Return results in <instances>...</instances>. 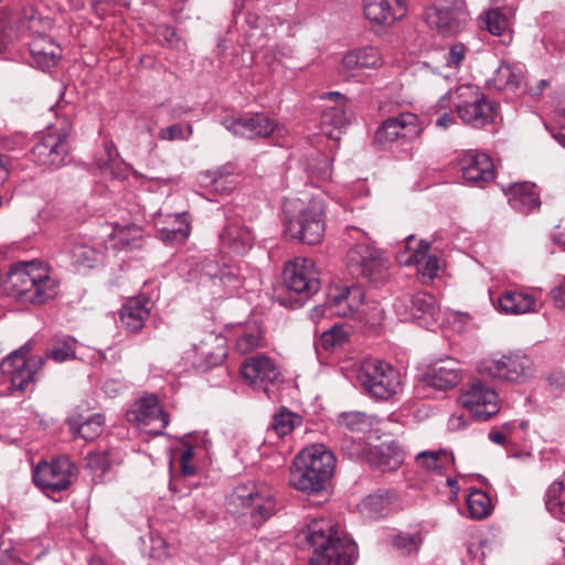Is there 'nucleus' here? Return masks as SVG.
Wrapping results in <instances>:
<instances>
[{
	"label": "nucleus",
	"mask_w": 565,
	"mask_h": 565,
	"mask_svg": "<svg viewBox=\"0 0 565 565\" xmlns=\"http://www.w3.org/2000/svg\"><path fill=\"white\" fill-rule=\"evenodd\" d=\"M75 478V465L67 457L40 461L33 470L34 484L52 493L67 489Z\"/></svg>",
	"instance_id": "15"
},
{
	"label": "nucleus",
	"mask_w": 565,
	"mask_h": 565,
	"mask_svg": "<svg viewBox=\"0 0 565 565\" xmlns=\"http://www.w3.org/2000/svg\"><path fill=\"white\" fill-rule=\"evenodd\" d=\"M335 457L324 445L302 449L290 468L289 484L299 491L317 493L323 490L335 468Z\"/></svg>",
	"instance_id": "3"
},
{
	"label": "nucleus",
	"mask_w": 565,
	"mask_h": 565,
	"mask_svg": "<svg viewBox=\"0 0 565 565\" xmlns=\"http://www.w3.org/2000/svg\"><path fill=\"white\" fill-rule=\"evenodd\" d=\"M447 454L444 451H422L416 456V462L427 469L428 471H435L441 473L447 462Z\"/></svg>",
	"instance_id": "51"
},
{
	"label": "nucleus",
	"mask_w": 565,
	"mask_h": 565,
	"mask_svg": "<svg viewBox=\"0 0 565 565\" xmlns=\"http://www.w3.org/2000/svg\"><path fill=\"white\" fill-rule=\"evenodd\" d=\"M252 231L238 223L228 224L220 234L221 250L227 255H244L254 243Z\"/></svg>",
	"instance_id": "28"
},
{
	"label": "nucleus",
	"mask_w": 565,
	"mask_h": 565,
	"mask_svg": "<svg viewBox=\"0 0 565 565\" xmlns=\"http://www.w3.org/2000/svg\"><path fill=\"white\" fill-rule=\"evenodd\" d=\"M510 206L523 214L537 210L541 205L536 185L531 182H516L505 191Z\"/></svg>",
	"instance_id": "29"
},
{
	"label": "nucleus",
	"mask_w": 565,
	"mask_h": 565,
	"mask_svg": "<svg viewBox=\"0 0 565 565\" xmlns=\"http://www.w3.org/2000/svg\"><path fill=\"white\" fill-rule=\"evenodd\" d=\"M467 508L471 519L488 518L493 509L490 497L482 490L472 489L467 497Z\"/></svg>",
	"instance_id": "46"
},
{
	"label": "nucleus",
	"mask_w": 565,
	"mask_h": 565,
	"mask_svg": "<svg viewBox=\"0 0 565 565\" xmlns=\"http://www.w3.org/2000/svg\"><path fill=\"white\" fill-rule=\"evenodd\" d=\"M524 71L521 66L501 62L493 76L488 79L489 88L495 90H508L512 93H523L525 90Z\"/></svg>",
	"instance_id": "32"
},
{
	"label": "nucleus",
	"mask_w": 565,
	"mask_h": 565,
	"mask_svg": "<svg viewBox=\"0 0 565 565\" xmlns=\"http://www.w3.org/2000/svg\"><path fill=\"white\" fill-rule=\"evenodd\" d=\"M343 435H363L371 433L374 425V417L361 412H348L339 416L338 419Z\"/></svg>",
	"instance_id": "41"
},
{
	"label": "nucleus",
	"mask_w": 565,
	"mask_h": 565,
	"mask_svg": "<svg viewBox=\"0 0 565 565\" xmlns=\"http://www.w3.org/2000/svg\"><path fill=\"white\" fill-rule=\"evenodd\" d=\"M384 63L383 56L379 49L373 46H364L351 50L342 57L339 72L350 77L356 71L379 70Z\"/></svg>",
	"instance_id": "26"
},
{
	"label": "nucleus",
	"mask_w": 565,
	"mask_h": 565,
	"mask_svg": "<svg viewBox=\"0 0 565 565\" xmlns=\"http://www.w3.org/2000/svg\"><path fill=\"white\" fill-rule=\"evenodd\" d=\"M555 122L558 126L559 131L554 135V138L565 145V109L563 113L555 114Z\"/></svg>",
	"instance_id": "64"
},
{
	"label": "nucleus",
	"mask_w": 565,
	"mask_h": 565,
	"mask_svg": "<svg viewBox=\"0 0 565 565\" xmlns=\"http://www.w3.org/2000/svg\"><path fill=\"white\" fill-rule=\"evenodd\" d=\"M300 535L312 548L310 565H352L358 558L355 542L331 520L315 519Z\"/></svg>",
	"instance_id": "1"
},
{
	"label": "nucleus",
	"mask_w": 565,
	"mask_h": 565,
	"mask_svg": "<svg viewBox=\"0 0 565 565\" xmlns=\"http://www.w3.org/2000/svg\"><path fill=\"white\" fill-rule=\"evenodd\" d=\"M193 129L191 125L174 124L169 127L162 128L159 131V137L162 140H186L192 136Z\"/></svg>",
	"instance_id": "56"
},
{
	"label": "nucleus",
	"mask_w": 565,
	"mask_h": 565,
	"mask_svg": "<svg viewBox=\"0 0 565 565\" xmlns=\"http://www.w3.org/2000/svg\"><path fill=\"white\" fill-rule=\"evenodd\" d=\"M200 181L202 185L221 195L230 194L237 185L236 177L227 167L201 173Z\"/></svg>",
	"instance_id": "36"
},
{
	"label": "nucleus",
	"mask_w": 565,
	"mask_h": 565,
	"mask_svg": "<svg viewBox=\"0 0 565 565\" xmlns=\"http://www.w3.org/2000/svg\"><path fill=\"white\" fill-rule=\"evenodd\" d=\"M311 173L319 180H328L332 174V162L326 157L321 156L318 166L311 168Z\"/></svg>",
	"instance_id": "59"
},
{
	"label": "nucleus",
	"mask_w": 565,
	"mask_h": 565,
	"mask_svg": "<svg viewBox=\"0 0 565 565\" xmlns=\"http://www.w3.org/2000/svg\"><path fill=\"white\" fill-rule=\"evenodd\" d=\"M391 499L386 492H377L365 497L360 505L361 512L370 519H379L388 514Z\"/></svg>",
	"instance_id": "44"
},
{
	"label": "nucleus",
	"mask_w": 565,
	"mask_h": 565,
	"mask_svg": "<svg viewBox=\"0 0 565 565\" xmlns=\"http://www.w3.org/2000/svg\"><path fill=\"white\" fill-rule=\"evenodd\" d=\"M460 370L458 362L447 359L436 364L428 374V384L435 390H449L455 387L460 381Z\"/></svg>",
	"instance_id": "34"
},
{
	"label": "nucleus",
	"mask_w": 565,
	"mask_h": 565,
	"mask_svg": "<svg viewBox=\"0 0 565 565\" xmlns=\"http://www.w3.org/2000/svg\"><path fill=\"white\" fill-rule=\"evenodd\" d=\"M280 375L276 363L264 354L247 358L241 364L242 379L255 390H262L269 396V384H274Z\"/></svg>",
	"instance_id": "18"
},
{
	"label": "nucleus",
	"mask_w": 565,
	"mask_h": 565,
	"mask_svg": "<svg viewBox=\"0 0 565 565\" xmlns=\"http://www.w3.org/2000/svg\"><path fill=\"white\" fill-rule=\"evenodd\" d=\"M467 53L468 47L461 42L450 45L444 55L445 66L448 68L458 70L462 62L466 60Z\"/></svg>",
	"instance_id": "55"
},
{
	"label": "nucleus",
	"mask_w": 565,
	"mask_h": 565,
	"mask_svg": "<svg viewBox=\"0 0 565 565\" xmlns=\"http://www.w3.org/2000/svg\"><path fill=\"white\" fill-rule=\"evenodd\" d=\"M15 559L17 556L12 547V543L4 542V540L0 537V563H7Z\"/></svg>",
	"instance_id": "60"
},
{
	"label": "nucleus",
	"mask_w": 565,
	"mask_h": 565,
	"mask_svg": "<svg viewBox=\"0 0 565 565\" xmlns=\"http://www.w3.org/2000/svg\"><path fill=\"white\" fill-rule=\"evenodd\" d=\"M129 422L138 425H157L156 434H161L169 424V416L158 404L156 396H146L138 399L131 409L127 412Z\"/></svg>",
	"instance_id": "25"
},
{
	"label": "nucleus",
	"mask_w": 565,
	"mask_h": 565,
	"mask_svg": "<svg viewBox=\"0 0 565 565\" xmlns=\"http://www.w3.org/2000/svg\"><path fill=\"white\" fill-rule=\"evenodd\" d=\"M114 462L115 459L108 450L89 452L87 456V467L99 477L104 476Z\"/></svg>",
	"instance_id": "53"
},
{
	"label": "nucleus",
	"mask_w": 565,
	"mask_h": 565,
	"mask_svg": "<svg viewBox=\"0 0 565 565\" xmlns=\"http://www.w3.org/2000/svg\"><path fill=\"white\" fill-rule=\"evenodd\" d=\"M72 265L77 270H85L94 268L103 260L104 253L102 249L83 242L75 239L70 249Z\"/></svg>",
	"instance_id": "38"
},
{
	"label": "nucleus",
	"mask_w": 565,
	"mask_h": 565,
	"mask_svg": "<svg viewBox=\"0 0 565 565\" xmlns=\"http://www.w3.org/2000/svg\"><path fill=\"white\" fill-rule=\"evenodd\" d=\"M124 388H125V385L119 380H115V379L107 380L103 384V391L109 397L116 396Z\"/></svg>",
	"instance_id": "61"
},
{
	"label": "nucleus",
	"mask_w": 565,
	"mask_h": 565,
	"mask_svg": "<svg viewBox=\"0 0 565 565\" xmlns=\"http://www.w3.org/2000/svg\"><path fill=\"white\" fill-rule=\"evenodd\" d=\"M347 267L352 276L374 285L384 284L388 278L387 258L366 241L354 244L348 250Z\"/></svg>",
	"instance_id": "9"
},
{
	"label": "nucleus",
	"mask_w": 565,
	"mask_h": 565,
	"mask_svg": "<svg viewBox=\"0 0 565 565\" xmlns=\"http://www.w3.org/2000/svg\"><path fill=\"white\" fill-rule=\"evenodd\" d=\"M341 450L345 456L352 460H366L369 462L370 452L372 447L365 441L363 435H347L340 441Z\"/></svg>",
	"instance_id": "45"
},
{
	"label": "nucleus",
	"mask_w": 565,
	"mask_h": 565,
	"mask_svg": "<svg viewBox=\"0 0 565 565\" xmlns=\"http://www.w3.org/2000/svg\"><path fill=\"white\" fill-rule=\"evenodd\" d=\"M455 95L460 99L456 104V110L463 122L475 128H481L493 119V105L479 94L477 87L460 86L456 89Z\"/></svg>",
	"instance_id": "14"
},
{
	"label": "nucleus",
	"mask_w": 565,
	"mask_h": 565,
	"mask_svg": "<svg viewBox=\"0 0 565 565\" xmlns=\"http://www.w3.org/2000/svg\"><path fill=\"white\" fill-rule=\"evenodd\" d=\"M545 508L553 518L565 520V472L548 486Z\"/></svg>",
	"instance_id": "40"
},
{
	"label": "nucleus",
	"mask_w": 565,
	"mask_h": 565,
	"mask_svg": "<svg viewBox=\"0 0 565 565\" xmlns=\"http://www.w3.org/2000/svg\"><path fill=\"white\" fill-rule=\"evenodd\" d=\"M348 339L349 333L345 328L337 323L321 333L319 339L316 340V347L331 351L342 347Z\"/></svg>",
	"instance_id": "47"
},
{
	"label": "nucleus",
	"mask_w": 565,
	"mask_h": 565,
	"mask_svg": "<svg viewBox=\"0 0 565 565\" xmlns=\"http://www.w3.org/2000/svg\"><path fill=\"white\" fill-rule=\"evenodd\" d=\"M427 25L441 36H456L469 21L465 0H454L450 4L440 2L426 10Z\"/></svg>",
	"instance_id": "11"
},
{
	"label": "nucleus",
	"mask_w": 565,
	"mask_h": 565,
	"mask_svg": "<svg viewBox=\"0 0 565 565\" xmlns=\"http://www.w3.org/2000/svg\"><path fill=\"white\" fill-rule=\"evenodd\" d=\"M458 166L465 181L471 185L483 188L494 179V164L490 156L477 150L461 154Z\"/></svg>",
	"instance_id": "20"
},
{
	"label": "nucleus",
	"mask_w": 565,
	"mask_h": 565,
	"mask_svg": "<svg viewBox=\"0 0 565 565\" xmlns=\"http://www.w3.org/2000/svg\"><path fill=\"white\" fill-rule=\"evenodd\" d=\"M363 299L364 292L356 285L335 287L329 291L327 308H329L330 316L355 319Z\"/></svg>",
	"instance_id": "24"
},
{
	"label": "nucleus",
	"mask_w": 565,
	"mask_h": 565,
	"mask_svg": "<svg viewBox=\"0 0 565 565\" xmlns=\"http://www.w3.org/2000/svg\"><path fill=\"white\" fill-rule=\"evenodd\" d=\"M424 128V124L416 114L399 113L381 124L375 134V140L383 146L397 141L404 145L418 138Z\"/></svg>",
	"instance_id": "16"
},
{
	"label": "nucleus",
	"mask_w": 565,
	"mask_h": 565,
	"mask_svg": "<svg viewBox=\"0 0 565 565\" xmlns=\"http://www.w3.org/2000/svg\"><path fill=\"white\" fill-rule=\"evenodd\" d=\"M477 371L483 377L522 384L534 375V363L521 351L497 353L479 361Z\"/></svg>",
	"instance_id": "7"
},
{
	"label": "nucleus",
	"mask_w": 565,
	"mask_h": 565,
	"mask_svg": "<svg viewBox=\"0 0 565 565\" xmlns=\"http://www.w3.org/2000/svg\"><path fill=\"white\" fill-rule=\"evenodd\" d=\"M404 460L405 452L395 440L373 447L369 457V463L382 472L397 470L403 465Z\"/></svg>",
	"instance_id": "31"
},
{
	"label": "nucleus",
	"mask_w": 565,
	"mask_h": 565,
	"mask_svg": "<svg viewBox=\"0 0 565 565\" xmlns=\"http://www.w3.org/2000/svg\"><path fill=\"white\" fill-rule=\"evenodd\" d=\"M228 513L239 518L248 516L253 526H260L277 511L273 489L265 482L239 483L226 497Z\"/></svg>",
	"instance_id": "4"
},
{
	"label": "nucleus",
	"mask_w": 565,
	"mask_h": 565,
	"mask_svg": "<svg viewBox=\"0 0 565 565\" xmlns=\"http://www.w3.org/2000/svg\"><path fill=\"white\" fill-rule=\"evenodd\" d=\"M489 439L498 445H502L504 447L508 446L510 443L509 438L507 437V434L502 431L499 427H494L489 433Z\"/></svg>",
	"instance_id": "63"
},
{
	"label": "nucleus",
	"mask_w": 565,
	"mask_h": 565,
	"mask_svg": "<svg viewBox=\"0 0 565 565\" xmlns=\"http://www.w3.org/2000/svg\"><path fill=\"white\" fill-rule=\"evenodd\" d=\"M295 415L286 409L275 414L271 422V429L279 436L288 435L295 427Z\"/></svg>",
	"instance_id": "54"
},
{
	"label": "nucleus",
	"mask_w": 565,
	"mask_h": 565,
	"mask_svg": "<svg viewBox=\"0 0 565 565\" xmlns=\"http://www.w3.org/2000/svg\"><path fill=\"white\" fill-rule=\"evenodd\" d=\"M392 545L403 554L417 552L423 543L419 532H399L391 539Z\"/></svg>",
	"instance_id": "50"
},
{
	"label": "nucleus",
	"mask_w": 565,
	"mask_h": 565,
	"mask_svg": "<svg viewBox=\"0 0 565 565\" xmlns=\"http://www.w3.org/2000/svg\"><path fill=\"white\" fill-rule=\"evenodd\" d=\"M493 307L504 315H525L536 311V299L523 290L510 289L494 298L489 292Z\"/></svg>",
	"instance_id": "27"
},
{
	"label": "nucleus",
	"mask_w": 565,
	"mask_h": 565,
	"mask_svg": "<svg viewBox=\"0 0 565 565\" xmlns=\"http://www.w3.org/2000/svg\"><path fill=\"white\" fill-rule=\"evenodd\" d=\"M407 11L406 0H363L364 17L375 26H392L404 19Z\"/></svg>",
	"instance_id": "22"
},
{
	"label": "nucleus",
	"mask_w": 565,
	"mask_h": 565,
	"mask_svg": "<svg viewBox=\"0 0 565 565\" xmlns=\"http://www.w3.org/2000/svg\"><path fill=\"white\" fill-rule=\"evenodd\" d=\"M105 418L102 414H93L77 428L78 435L85 440H93L104 430Z\"/></svg>",
	"instance_id": "52"
},
{
	"label": "nucleus",
	"mask_w": 565,
	"mask_h": 565,
	"mask_svg": "<svg viewBox=\"0 0 565 565\" xmlns=\"http://www.w3.org/2000/svg\"><path fill=\"white\" fill-rule=\"evenodd\" d=\"M199 445H192L191 443H184V449L181 454V471L184 476H193L196 472V467L191 465V460L195 455Z\"/></svg>",
	"instance_id": "57"
},
{
	"label": "nucleus",
	"mask_w": 565,
	"mask_h": 565,
	"mask_svg": "<svg viewBox=\"0 0 565 565\" xmlns=\"http://www.w3.org/2000/svg\"><path fill=\"white\" fill-rule=\"evenodd\" d=\"M149 308L140 299H129L120 310L122 324L132 332L139 331L149 318Z\"/></svg>",
	"instance_id": "39"
},
{
	"label": "nucleus",
	"mask_w": 565,
	"mask_h": 565,
	"mask_svg": "<svg viewBox=\"0 0 565 565\" xmlns=\"http://www.w3.org/2000/svg\"><path fill=\"white\" fill-rule=\"evenodd\" d=\"M322 99H329L334 103L332 106H323L320 130L326 137L332 140H339L342 130L350 122L345 111L347 97L339 92H329L321 96Z\"/></svg>",
	"instance_id": "21"
},
{
	"label": "nucleus",
	"mask_w": 565,
	"mask_h": 565,
	"mask_svg": "<svg viewBox=\"0 0 565 565\" xmlns=\"http://www.w3.org/2000/svg\"><path fill=\"white\" fill-rule=\"evenodd\" d=\"M190 277L199 285L211 289V294L222 298L232 296L243 285L242 277L228 266H220L213 259L196 263L190 271Z\"/></svg>",
	"instance_id": "10"
},
{
	"label": "nucleus",
	"mask_w": 565,
	"mask_h": 565,
	"mask_svg": "<svg viewBox=\"0 0 565 565\" xmlns=\"http://www.w3.org/2000/svg\"><path fill=\"white\" fill-rule=\"evenodd\" d=\"M265 344L263 330L257 321H248L237 327L235 332V350L247 354Z\"/></svg>",
	"instance_id": "35"
},
{
	"label": "nucleus",
	"mask_w": 565,
	"mask_h": 565,
	"mask_svg": "<svg viewBox=\"0 0 565 565\" xmlns=\"http://www.w3.org/2000/svg\"><path fill=\"white\" fill-rule=\"evenodd\" d=\"M68 150L67 135L52 131L38 137L31 153L36 164L57 169L65 164Z\"/></svg>",
	"instance_id": "17"
},
{
	"label": "nucleus",
	"mask_w": 565,
	"mask_h": 565,
	"mask_svg": "<svg viewBox=\"0 0 565 565\" xmlns=\"http://www.w3.org/2000/svg\"><path fill=\"white\" fill-rule=\"evenodd\" d=\"M405 250L397 256L399 264L405 266L415 265L417 273L423 278L434 279L439 269L436 256L429 255V245L425 241H417L414 235L406 237Z\"/></svg>",
	"instance_id": "19"
},
{
	"label": "nucleus",
	"mask_w": 565,
	"mask_h": 565,
	"mask_svg": "<svg viewBox=\"0 0 565 565\" xmlns=\"http://www.w3.org/2000/svg\"><path fill=\"white\" fill-rule=\"evenodd\" d=\"M107 228H111V231L107 233L108 239L105 242V248L140 247L142 228L138 224L132 222H114L107 225Z\"/></svg>",
	"instance_id": "30"
},
{
	"label": "nucleus",
	"mask_w": 565,
	"mask_h": 565,
	"mask_svg": "<svg viewBox=\"0 0 565 565\" xmlns=\"http://www.w3.org/2000/svg\"><path fill=\"white\" fill-rule=\"evenodd\" d=\"M480 23L483 29L497 36L509 29L508 18L497 8L489 9L480 15Z\"/></svg>",
	"instance_id": "48"
},
{
	"label": "nucleus",
	"mask_w": 565,
	"mask_h": 565,
	"mask_svg": "<svg viewBox=\"0 0 565 565\" xmlns=\"http://www.w3.org/2000/svg\"><path fill=\"white\" fill-rule=\"evenodd\" d=\"M412 310L415 320H423V326L429 328V320L436 321L439 315V308L434 296L427 292H417L412 296Z\"/></svg>",
	"instance_id": "42"
},
{
	"label": "nucleus",
	"mask_w": 565,
	"mask_h": 565,
	"mask_svg": "<svg viewBox=\"0 0 565 565\" xmlns=\"http://www.w3.org/2000/svg\"><path fill=\"white\" fill-rule=\"evenodd\" d=\"M356 381L369 395L379 399H388L401 391L399 372L390 363L377 359L361 362Z\"/></svg>",
	"instance_id": "8"
},
{
	"label": "nucleus",
	"mask_w": 565,
	"mask_h": 565,
	"mask_svg": "<svg viewBox=\"0 0 565 565\" xmlns=\"http://www.w3.org/2000/svg\"><path fill=\"white\" fill-rule=\"evenodd\" d=\"M221 125L236 137L256 139L270 135L282 137L286 132L282 126L263 113H246L239 117L226 116L221 119Z\"/></svg>",
	"instance_id": "13"
},
{
	"label": "nucleus",
	"mask_w": 565,
	"mask_h": 565,
	"mask_svg": "<svg viewBox=\"0 0 565 565\" xmlns=\"http://www.w3.org/2000/svg\"><path fill=\"white\" fill-rule=\"evenodd\" d=\"M552 297L558 308L565 309V278L552 290Z\"/></svg>",
	"instance_id": "62"
},
{
	"label": "nucleus",
	"mask_w": 565,
	"mask_h": 565,
	"mask_svg": "<svg viewBox=\"0 0 565 565\" xmlns=\"http://www.w3.org/2000/svg\"><path fill=\"white\" fill-rule=\"evenodd\" d=\"M8 288L24 301L42 305L57 292V282L42 262L14 264L7 276Z\"/></svg>",
	"instance_id": "5"
},
{
	"label": "nucleus",
	"mask_w": 565,
	"mask_h": 565,
	"mask_svg": "<svg viewBox=\"0 0 565 565\" xmlns=\"http://www.w3.org/2000/svg\"><path fill=\"white\" fill-rule=\"evenodd\" d=\"M393 308L401 321L415 320V317L412 315V297L397 298L393 303Z\"/></svg>",
	"instance_id": "58"
},
{
	"label": "nucleus",
	"mask_w": 565,
	"mask_h": 565,
	"mask_svg": "<svg viewBox=\"0 0 565 565\" xmlns=\"http://www.w3.org/2000/svg\"><path fill=\"white\" fill-rule=\"evenodd\" d=\"M30 53L33 64L43 71L55 66L61 55L60 49L51 42H47L46 46L41 42L33 43Z\"/></svg>",
	"instance_id": "43"
},
{
	"label": "nucleus",
	"mask_w": 565,
	"mask_h": 565,
	"mask_svg": "<svg viewBox=\"0 0 565 565\" xmlns=\"http://www.w3.org/2000/svg\"><path fill=\"white\" fill-rule=\"evenodd\" d=\"M286 233L298 241L316 245L324 235L323 203L312 199L305 203L300 199H288L284 203Z\"/></svg>",
	"instance_id": "6"
},
{
	"label": "nucleus",
	"mask_w": 565,
	"mask_h": 565,
	"mask_svg": "<svg viewBox=\"0 0 565 565\" xmlns=\"http://www.w3.org/2000/svg\"><path fill=\"white\" fill-rule=\"evenodd\" d=\"M76 340L67 337L56 341L46 351L44 356L26 358L31 348L26 343L19 350L10 353L0 364L3 375H7L13 387L26 391L35 381L36 372L43 366L45 360H54L62 363L75 359Z\"/></svg>",
	"instance_id": "2"
},
{
	"label": "nucleus",
	"mask_w": 565,
	"mask_h": 565,
	"mask_svg": "<svg viewBox=\"0 0 565 565\" xmlns=\"http://www.w3.org/2000/svg\"><path fill=\"white\" fill-rule=\"evenodd\" d=\"M191 232L188 213L168 214L159 228V237L167 244H182Z\"/></svg>",
	"instance_id": "33"
},
{
	"label": "nucleus",
	"mask_w": 565,
	"mask_h": 565,
	"mask_svg": "<svg viewBox=\"0 0 565 565\" xmlns=\"http://www.w3.org/2000/svg\"><path fill=\"white\" fill-rule=\"evenodd\" d=\"M218 338L210 334L200 343L192 345L193 360L192 364L196 367H211L218 365L223 362L226 356L224 348H218L216 351L211 350L212 342L217 341Z\"/></svg>",
	"instance_id": "37"
},
{
	"label": "nucleus",
	"mask_w": 565,
	"mask_h": 565,
	"mask_svg": "<svg viewBox=\"0 0 565 565\" xmlns=\"http://www.w3.org/2000/svg\"><path fill=\"white\" fill-rule=\"evenodd\" d=\"M498 394L481 382L473 383L461 396V403L475 417L487 420L499 412Z\"/></svg>",
	"instance_id": "23"
},
{
	"label": "nucleus",
	"mask_w": 565,
	"mask_h": 565,
	"mask_svg": "<svg viewBox=\"0 0 565 565\" xmlns=\"http://www.w3.org/2000/svg\"><path fill=\"white\" fill-rule=\"evenodd\" d=\"M385 318V311L379 301L362 300V307L356 312L355 320L370 324L372 327L379 326Z\"/></svg>",
	"instance_id": "49"
},
{
	"label": "nucleus",
	"mask_w": 565,
	"mask_h": 565,
	"mask_svg": "<svg viewBox=\"0 0 565 565\" xmlns=\"http://www.w3.org/2000/svg\"><path fill=\"white\" fill-rule=\"evenodd\" d=\"M284 282L305 301L320 289V273L311 258L296 257L285 265Z\"/></svg>",
	"instance_id": "12"
}]
</instances>
